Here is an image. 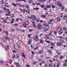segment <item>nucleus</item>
I'll list each match as a JSON object with an SVG mask.
<instances>
[{"instance_id":"obj_20","label":"nucleus","mask_w":67,"mask_h":67,"mask_svg":"<svg viewBox=\"0 0 67 67\" xmlns=\"http://www.w3.org/2000/svg\"><path fill=\"white\" fill-rule=\"evenodd\" d=\"M60 63L59 62H58L57 65V67H59V66H60Z\"/></svg>"},{"instance_id":"obj_19","label":"nucleus","mask_w":67,"mask_h":67,"mask_svg":"<svg viewBox=\"0 0 67 67\" xmlns=\"http://www.w3.org/2000/svg\"><path fill=\"white\" fill-rule=\"evenodd\" d=\"M26 13H27L29 14H30V10H29V9H27V10H26Z\"/></svg>"},{"instance_id":"obj_47","label":"nucleus","mask_w":67,"mask_h":67,"mask_svg":"<svg viewBox=\"0 0 67 67\" xmlns=\"http://www.w3.org/2000/svg\"><path fill=\"white\" fill-rule=\"evenodd\" d=\"M31 53L32 55H35V53L32 51H31Z\"/></svg>"},{"instance_id":"obj_45","label":"nucleus","mask_w":67,"mask_h":67,"mask_svg":"<svg viewBox=\"0 0 67 67\" xmlns=\"http://www.w3.org/2000/svg\"><path fill=\"white\" fill-rule=\"evenodd\" d=\"M61 9H62L63 10H64V9H65V7H64V6H62L61 7Z\"/></svg>"},{"instance_id":"obj_49","label":"nucleus","mask_w":67,"mask_h":67,"mask_svg":"<svg viewBox=\"0 0 67 67\" xmlns=\"http://www.w3.org/2000/svg\"><path fill=\"white\" fill-rule=\"evenodd\" d=\"M26 10L25 9H23V13H25V11H26Z\"/></svg>"},{"instance_id":"obj_61","label":"nucleus","mask_w":67,"mask_h":67,"mask_svg":"<svg viewBox=\"0 0 67 67\" xmlns=\"http://www.w3.org/2000/svg\"><path fill=\"white\" fill-rule=\"evenodd\" d=\"M40 7H41V8H43L44 7V5H40Z\"/></svg>"},{"instance_id":"obj_42","label":"nucleus","mask_w":67,"mask_h":67,"mask_svg":"<svg viewBox=\"0 0 67 67\" xmlns=\"http://www.w3.org/2000/svg\"><path fill=\"white\" fill-rule=\"evenodd\" d=\"M38 2H40V3H41V2L43 3V0H39L38 1Z\"/></svg>"},{"instance_id":"obj_31","label":"nucleus","mask_w":67,"mask_h":67,"mask_svg":"<svg viewBox=\"0 0 67 67\" xmlns=\"http://www.w3.org/2000/svg\"><path fill=\"white\" fill-rule=\"evenodd\" d=\"M40 43H43V40L42 39L40 40Z\"/></svg>"},{"instance_id":"obj_14","label":"nucleus","mask_w":67,"mask_h":67,"mask_svg":"<svg viewBox=\"0 0 67 67\" xmlns=\"http://www.w3.org/2000/svg\"><path fill=\"white\" fill-rule=\"evenodd\" d=\"M43 30L44 32H46L48 30V29H47L46 27H44L43 28Z\"/></svg>"},{"instance_id":"obj_27","label":"nucleus","mask_w":67,"mask_h":67,"mask_svg":"<svg viewBox=\"0 0 67 67\" xmlns=\"http://www.w3.org/2000/svg\"><path fill=\"white\" fill-rule=\"evenodd\" d=\"M43 53V51L42 50L39 51L38 52V54H42Z\"/></svg>"},{"instance_id":"obj_22","label":"nucleus","mask_w":67,"mask_h":67,"mask_svg":"<svg viewBox=\"0 0 67 67\" xmlns=\"http://www.w3.org/2000/svg\"><path fill=\"white\" fill-rule=\"evenodd\" d=\"M5 38L6 40H8V41H10V39L7 36H5Z\"/></svg>"},{"instance_id":"obj_57","label":"nucleus","mask_w":67,"mask_h":67,"mask_svg":"<svg viewBox=\"0 0 67 67\" xmlns=\"http://www.w3.org/2000/svg\"><path fill=\"white\" fill-rule=\"evenodd\" d=\"M46 59H49V58H50V57H46Z\"/></svg>"},{"instance_id":"obj_7","label":"nucleus","mask_w":67,"mask_h":67,"mask_svg":"<svg viewBox=\"0 0 67 67\" xmlns=\"http://www.w3.org/2000/svg\"><path fill=\"white\" fill-rule=\"evenodd\" d=\"M14 46L15 47V48L16 49H17L18 50V49H20V46L19 45H18L17 44H15L14 45Z\"/></svg>"},{"instance_id":"obj_40","label":"nucleus","mask_w":67,"mask_h":67,"mask_svg":"<svg viewBox=\"0 0 67 67\" xmlns=\"http://www.w3.org/2000/svg\"><path fill=\"white\" fill-rule=\"evenodd\" d=\"M63 66H67V62H65L63 64Z\"/></svg>"},{"instance_id":"obj_52","label":"nucleus","mask_w":67,"mask_h":67,"mask_svg":"<svg viewBox=\"0 0 67 67\" xmlns=\"http://www.w3.org/2000/svg\"><path fill=\"white\" fill-rule=\"evenodd\" d=\"M14 26H15L16 27L18 26V24L16 23L14 25Z\"/></svg>"},{"instance_id":"obj_26","label":"nucleus","mask_w":67,"mask_h":67,"mask_svg":"<svg viewBox=\"0 0 67 67\" xmlns=\"http://www.w3.org/2000/svg\"><path fill=\"white\" fill-rule=\"evenodd\" d=\"M67 16L66 15L64 16L63 17V19L64 20H66L67 19Z\"/></svg>"},{"instance_id":"obj_63","label":"nucleus","mask_w":67,"mask_h":67,"mask_svg":"<svg viewBox=\"0 0 67 67\" xmlns=\"http://www.w3.org/2000/svg\"><path fill=\"white\" fill-rule=\"evenodd\" d=\"M29 31L30 32H32V31H33V30L31 29H29Z\"/></svg>"},{"instance_id":"obj_16","label":"nucleus","mask_w":67,"mask_h":67,"mask_svg":"<svg viewBox=\"0 0 67 67\" xmlns=\"http://www.w3.org/2000/svg\"><path fill=\"white\" fill-rule=\"evenodd\" d=\"M19 57H20V55L19 54L15 55V58H19Z\"/></svg>"},{"instance_id":"obj_17","label":"nucleus","mask_w":67,"mask_h":67,"mask_svg":"<svg viewBox=\"0 0 67 67\" xmlns=\"http://www.w3.org/2000/svg\"><path fill=\"white\" fill-rule=\"evenodd\" d=\"M41 17L42 18H45L46 17V15H41Z\"/></svg>"},{"instance_id":"obj_5","label":"nucleus","mask_w":67,"mask_h":67,"mask_svg":"<svg viewBox=\"0 0 67 67\" xmlns=\"http://www.w3.org/2000/svg\"><path fill=\"white\" fill-rule=\"evenodd\" d=\"M29 21H26L25 23H24L23 24V25L24 27H26V25H27L29 24Z\"/></svg>"},{"instance_id":"obj_55","label":"nucleus","mask_w":67,"mask_h":67,"mask_svg":"<svg viewBox=\"0 0 67 67\" xmlns=\"http://www.w3.org/2000/svg\"><path fill=\"white\" fill-rule=\"evenodd\" d=\"M46 42H47L48 43H50L51 42H50V41H47V40H46L45 41Z\"/></svg>"},{"instance_id":"obj_23","label":"nucleus","mask_w":67,"mask_h":67,"mask_svg":"<svg viewBox=\"0 0 67 67\" xmlns=\"http://www.w3.org/2000/svg\"><path fill=\"white\" fill-rule=\"evenodd\" d=\"M21 55L22 56V57H23V58H25L26 57L25 56V55L24 54V53H22Z\"/></svg>"},{"instance_id":"obj_25","label":"nucleus","mask_w":67,"mask_h":67,"mask_svg":"<svg viewBox=\"0 0 67 67\" xmlns=\"http://www.w3.org/2000/svg\"><path fill=\"white\" fill-rule=\"evenodd\" d=\"M30 47H31V48H32V49H34V45L33 44L31 45Z\"/></svg>"},{"instance_id":"obj_59","label":"nucleus","mask_w":67,"mask_h":67,"mask_svg":"<svg viewBox=\"0 0 67 67\" xmlns=\"http://www.w3.org/2000/svg\"><path fill=\"white\" fill-rule=\"evenodd\" d=\"M27 36H28V37H29V38H30V37H31V34H29Z\"/></svg>"},{"instance_id":"obj_24","label":"nucleus","mask_w":67,"mask_h":67,"mask_svg":"<svg viewBox=\"0 0 67 67\" xmlns=\"http://www.w3.org/2000/svg\"><path fill=\"white\" fill-rule=\"evenodd\" d=\"M31 39H29V40L28 41V43L29 44H30L31 43Z\"/></svg>"},{"instance_id":"obj_1","label":"nucleus","mask_w":67,"mask_h":67,"mask_svg":"<svg viewBox=\"0 0 67 67\" xmlns=\"http://www.w3.org/2000/svg\"><path fill=\"white\" fill-rule=\"evenodd\" d=\"M12 5H13V6L15 7H17V5H19V7H23V8H24L25 7V5H19V3H16V4L14 3H12Z\"/></svg>"},{"instance_id":"obj_6","label":"nucleus","mask_w":67,"mask_h":67,"mask_svg":"<svg viewBox=\"0 0 67 67\" xmlns=\"http://www.w3.org/2000/svg\"><path fill=\"white\" fill-rule=\"evenodd\" d=\"M42 27V26L41 24H39L37 25V28L38 30H41Z\"/></svg>"},{"instance_id":"obj_50","label":"nucleus","mask_w":67,"mask_h":67,"mask_svg":"<svg viewBox=\"0 0 67 67\" xmlns=\"http://www.w3.org/2000/svg\"><path fill=\"white\" fill-rule=\"evenodd\" d=\"M51 45H52V46H55V43H51Z\"/></svg>"},{"instance_id":"obj_30","label":"nucleus","mask_w":67,"mask_h":67,"mask_svg":"<svg viewBox=\"0 0 67 67\" xmlns=\"http://www.w3.org/2000/svg\"><path fill=\"white\" fill-rule=\"evenodd\" d=\"M33 2V1L32 0H29V3H32Z\"/></svg>"},{"instance_id":"obj_44","label":"nucleus","mask_w":67,"mask_h":67,"mask_svg":"<svg viewBox=\"0 0 67 67\" xmlns=\"http://www.w3.org/2000/svg\"><path fill=\"white\" fill-rule=\"evenodd\" d=\"M1 3L2 4H4V1H3V0H2L1 1Z\"/></svg>"},{"instance_id":"obj_58","label":"nucleus","mask_w":67,"mask_h":67,"mask_svg":"<svg viewBox=\"0 0 67 67\" xmlns=\"http://www.w3.org/2000/svg\"><path fill=\"white\" fill-rule=\"evenodd\" d=\"M60 3V2H57V5H59V4H59Z\"/></svg>"},{"instance_id":"obj_53","label":"nucleus","mask_w":67,"mask_h":67,"mask_svg":"<svg viewBox=\"0 0 67 67\" xmlns=\"http://www.w3.org/2000/svg\"><path fill=\"white\" fill-rule=\"evenodd\" d=\"M37 62L36 61H35L34 62V63H33V65H35L36 64V63H37Z\"/></svg>"},{"instance_id":"obj_21","label":"nucleus","mask_w":67,"mask_h":67,"mask_svg":"<svg viewBox=\"0 0 67 67\" xmlns=\"http://www.w3.org/2000/svg\"><path fill=\"white\" fill-rule=\"evenodd\" d=\"M5 48L7 50H9L10 48V47L8 46H6L5 47Z\"/></svg>"},{"instance_id":"obj_56","label":"nucleus","mask_w":67,"mask_h":67,"mask_svg":"<svg viewBox=\"0 0 67 67\" xmlns=\"http://www.w3.org/2000/svg\"><path fill=\"white\" fill-rule=\"evenodd\" d=\"M33 26L34 27H37V26H36V25H35V24H34L33 25Z\"/></svg>"},{"instance_id":"obj_9","label":"nucleus","mask_w":67,"mask_h":67,"mask_svg":"<svg viewBox=\"0 0 67 67\" xmlns=\"http://www.w3.org/2000/svg\"><path fill=\"white\" fill-rule=\"evenodd\" d=\"M53 31L52 30L50 31V33L49 34V35L51 36V37H53V34H52V33H53Z\"/></svg>"},{"instance_id":"obj_29","label":"nucleus","mask_w":67,"mask_h":67,"mask_svg":"<svg viewBox=\"0 0 67 67\" xmlns=\"http://www.w3.org/2000/svg\"><path fill=\"white\" fill-rule=\"evenodd\" d=\"M59 58L60 59H62L64 58V56L63 55H60Z\"/></svg>"},{"instance_id":"obj_39","label":"nucleus","mask_w":67,"mask_h":67,"mask_svg":"<svg viewBox=\"0 0 67 67\" xmlns=\"http://www.w3.org/2000/svg\"><path fill=\"white\" fill-rule=\"evenodd\" d=\"M57 46H60V45H61V43H59V42H58L57 43Z\"/></svg>"},{"instance_id":"obj_32","label":"nucleus","mask_w":67,"mask_h":67,"mask_svg":"<svg viewBox=\"0 0 67 67\" xmlns=\"http://www.w3.org/2000/svg\"><path fill=\"white\" fill-rule=\"evenodd\" d=\"M57 21H59L60 20V17H58L57 18Z\"/></svg>"},{"instance_id":"obj_3","label":"nucleus","mask_w":67,"mask_h":67,"mask_svg":"<svg viewBox=\"0 0 67 67\" xmlns=\"http://www.w3.org/2000/svg\"><path fill=\"white\" fill-rule=\"evenodd\" d=\"M59 38H60L59 41L60 43L61 44H63L64 43H65V41L64 40V39L63 38V37H58Z\"/></svg>"},{"instance_id":"obj_8","label":"nucleus","mask_w":67,"mask_h":67,"mask_svg":"<svg viewBox=\"0 0 67 67\" xmlns=\"http://www.w3.org/2000/svg\"><path fill=\"white\" fill-rule=\"evenodd\" d=\"M38 36L37 35H36L35 36V37L34 38V40L36 41H38Z\"/></svg>"},{"instance_id":"obj_48","label":"nucleus","mask_w":67,"mask_h":67,"mask_svg":"<svg viewBox=\"0 0 67 67\" xmlns=\"http://www.w3.org/2000/svg\"><path fill=\"white\" fill-rule=\"evenodd\" d=\"M47 8L46 7L44 8V10L47 11Z\"/></svg>"},{"instance_id":"obj_2","label":"nucleus","mask_w":67,"mask_h":67,"mask_svg":"<svg viewBox=\"0 0 67 67\" xmlns=\"http://www.w3.org/2000/svg\"><path fill=\"white\" fill-rule=\"evenodd\" d=\"M45 38H46V39H49V40H52L53 39V37H52L51 36L49 35V34L48 35H45Z\"/></svg>"},{"instance_id":"obj_13","label":"nucleus","mask_w":67,"mask_h":67,"mask_svg":"<svg viewBox=\"0 0 67 67\" xmlns=\"http://www.w3.org/2000/svg\"><path fill=\"white\" fill-rule=\"evenodd\" d=\"M48 52L49 55H51L52 53L51 51L50 50H48Z\"/></svg>"},{"instance_id":"obj_46","label":"nucleus","mask_w":67,"mask_h":67,"mask_svg":"<svg viewBox=\"0 0 67 67\" xmlns=\"http://www.w3.org/2000/svg\"><path fill=\"white\" fill-rule=\"evenodd\" d=\"M53 65V64L52 63H50L49 64V67H52V66Z\"/></svg>"},{"instance_id":"obj_43","label":"nucleus","mask_w":67,"mask_h":67,"mask_svg":"<svg viewBox=\"0 0 67 67\" xmlns=\"http://www.w3.org/2000/svg\"><path fill=\"white\" fill-rule=\"evenodd\" d=\"M38 47H37L35 48H34V51H35V50H37V49H38Z\"/></svg>"},{"instance_id":"obj_10","label":"nucleus","mask_w":67,"mask_h":67,"mask_svg":"<svg viewBox=\"0 0 67 67\" xmlns=\"http://www.w3.org/2000/svg\"><path fill=\"white\" fill-rule=\"evenodd\" d=\"M52 21H53V19H51L50 20V21H48V23L49 24H51L52 23Z\"/></svg>"},{"instance_id":"obj_37","label":"nucleus","mask_w":67,"mask_h":67,"mask_svg":"<svg viewBox=\"0 0 67 67\" xmlns=\"http://www.w3.org/2000/svg\"><path fill=\"white\" fill-rule=\"evenodd\" d=\"M9 64H12V60H9Z\"/></svg>"},{"instance_id":"obj_36","label":"nucleus","mask_w":67,"mask_h":67,"mask_svg":"<svg viewBox=\"0 0 67 67\" xmlns=\"http://www.w3.org/2000/svg\"><path fill=\"white\" fill-rule=\"evenodd\" d=\"M5 11L6 12H10V10L8 9H6V10Z\"/></svg>"},{"instance_id":"obj_12","label":"nucleus","mask_w":67,"mask_h":67,"mask_svg":"<svg viewBox=\"0 0 67 67\" xmlns=\"http://www.w3.org/2000/svg\"><path fill=\"white\" fill-rule=\"evenodd\" d=\"M62 28H61L60 31H59L58 32V33L59 34H60V35L62 34V33H63V31H62Z\"/></svg>"},{"instance_id":"obj_62","label":"nucleus","mask_w":67,"mask_h":67,"mask_svg":"<svg viewBox=\"0 0 67 67\" xmlns=\"http://www.w3.org/2000/svg\"><path fill=\"white\" fill-rule=\"evenodd\" d=\"M40 20V19H38L36 20V21L38 23L39 22Z\"/></svg>"},{"instance_id":"obj_41","label":"nucleus","mask_w":67,"mask_h":67,"mask_svg":"<svg viewBox=\"0 0 67 67\" xmlns=\"http://www.w3.org/2000/svg\"><path fill=\"white\" fill-rule=\"evenodd\" d=\"M5 34L7 36H8V35H9L8 34V32L7 31H6V32H5Z\"/></svg>"},{"instance_id":"obj_35","label":"nucleus","mask_w":67,"mask_h":67,"mask_svg":"<svg viewBox=\"0 0 67 67\" xmlns=\"http://www.w3.org/2000/svg\"><path fill=\"white\" fill-rule=\"evenodd\" d=\"M11 17L12 18H14L15 17V16H14V14H13L11 15H10Z\"/></svg>"},{"instance_id":"obj_54","label":"nucleus","mask_w":67,"mask_h":67,"mask_svg":"<svg viewBox=\"0 0 67 67\" xmlns=\"http://www.w3.org/2000/svg\"><path fill=\"white\" fill-rule=\"evenodd\" d=\"M12 52L13 53H16V51L15 50H13Z\"/></svg>"},{"instance_id":"obj_18","label":"nucleus","mask_w":67,"mask_h":67,"mask_svg":"<svg viewBox=\"0 0 67 67\" xmlns=\"http://www.w3.org/2000/svg\"><path fill=\"white\" fill-rule=\"evenodd\" d=\"M16 1L18 2H21V1H23L24 2H25L26 1L25 0H15Z\"/></svg>"},{"instance_id":"obj_60","label":"nucleus","mask_w":67,"mask_h":67,"mask_svg":"<svg viewBox=\"0 0 67 67\" xmlns=\"http://www.w3.org/2000/svg\"><path fill=\"white\" fill-rule=\"evenodd\" d=\"M10 31H11V32H14L15 30H14L13 29H12L10 30Z\"/></svg>"},{"instance_id":"obj_33","label":"nucleus","mask_w":67,"mask_h":67,"mask_svg":"<svg viewBox=\"0 0 67 67\" xmlns=\"http://www.w3.org/2000/svg\"><path fill=\"white\" fill-rule=\"evenodd\" d=\"M25 7L26 9H29V5L27 4H26L25 5Z\"/></svg>"},{"instance_id":"obj_4","label":"nucleus","mask_w":67,"mask_h":67,"mask_svg":"<svg viewBox=\"0 0 67 67\" xmlns=\"http://www.w3.org/2000/svg\"><path fill=\"white\" fill-rule=\"evenodd\" d=\"M28 18L29 19H32V20L34 21V20H36L37 18L34 15H31V17H28Z\"/></svg>"},{"instance_id":"obj_15","label":"nucleus","mask_w":67,"mask_h":67,"mask_svg":"<svg viewBox=\"0 0 67 67\" xmlns=\"http://www.w3.org/2000/svg\"><path fill=\"white\" fill-rule=\"evenodd\" d=\"M10 14H11V12H8V13L5 14L6 16H10Z\"/></svg>"},{"instance_id":"obj_28","label":"nucleus","mask_w":67,"mask_h":67,"mask_svg":"<svg viewBox=\"0 0 67 67\" xmlns=\"http://www.w3.org/2000/svg\"><path fill=\"white\" fill-rule=\"evenodd\" d=\"M63 29L64 30V31H67V29L65 26H64L63 27Z\"/></svg>"},{"instance_id":"obj_38","label":"nucleus","mask_w":67,"mask_h":67,"mask_svg":"<svg viewBox=\"0 0 67 67\" xmlns=\"http://www.w3.org/2000/svg\"><path fill=\"white\" fill-rule=\"evenodd\" d=\"M51 7V5H47L46 6V7L47 8H50Z\"/></svg>"},{"instance_id":"obj_11","label":"nucleus","mask_w":67,"mask_h":67,"mask_svg":"<svg viewBox=\"0 0 67 67\" xmlns=\"http://www.w3.org/2000/svg\"><path fill=\"white\" fill-rule=\"evenodd\" d=\"M43 25H44L45 27H49V25L48 24H46L45 23L43 24Z\"/></svg>"},{"instance_id":"obj_34","label":"nucleus","mask_w":67,"mask_h":67,"mask_svg":"<svg viewBox=\"0 0 67 67\" xmlns=\"http://www.w3.org/2000/svg\"><path fill=\"white\" fill-rule=\"evenodd\" d=\"M14 64H16V65H17V66H19V63H18L15 62L14 63Z\"/></svg>"},{"instance_id":"obj_51","label":"nucleus","mask_w":67,"mask_h":67,"mask_svg":"<svg viewBox=\"0 0 67 67\" xmlns=\"http://www.w3.org/2000/svg\"><path fill=\"white\" fill-rule=\"evenodd\" d=\"M2 41L3 42V43H5L6 42H7V40L5 41V40H3Z\"/></svg>"},{"instance_id":"obj_64","label":"nucleus","mask_w":67,"mask_h":67,"mask_svg":"<svg viewBox=\"0 0 67 67\" xmlns=\"http://www.w3.org/2000/svg\"><path fill=\"white\" fill-rule=\"evenodd\" d=\"M3 9L4 11H5V10H6L7 9V8H6L4 7V8H3Z\"/></svg>"}]
</instances>
